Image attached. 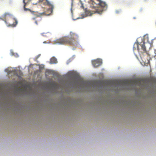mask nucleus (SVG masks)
<instances>
[{"label": "nucleus", "mask_w": 156, "mask_h": 156, "mask_svg": "<svg viewBox=\"0 0 156 156\" xmlns=\"http://www.w3.org/2000/svg\"><path fill=\"white\" fill-rule=\"evenodd\" d=\"M90 0L89 2L90 8L94 10H90L85 9L84 11L85 16H91L95 13L101 14L103 11L107 9V5L105 2L101 0Z\"/></svg>", "instance_id": "1"}, {"label": "nucleus", "mask_w": 156, "mask_h": 156, "mask_svg": "<svg viewBox=\"0 0 156 156\" xmlns=\"http://www.w3.org/2000/svg\"><path fill=\"white\" fill-rule=\"evenodd\" d=\"M70 37L68 36H65L57 39L55 41V43L59 44H68L70 45H73L76 44V40L74 38L75 36L77 35L75 33L71 32L70 33Z\"/></svg>", "instance_id": "2"}, {"label": "nucleus", "mask_w": 156, "mask_h": 156, "mask_svg": "<svg viewBox=\"0 0 156 156\" xmlns=\"http://www.w3.org/2000/svg\"><path fill=\"white\" fill-rule=\"evenodd\" d=\"M44 2L45 5H47L48 6L51 7L48 9H43V12H37L35 13V15L37 17H40L42 16H48L51 15L53 9V6L51 5L50 3L47 0H45Z\"/></svg>", "instance_id": "3"}, {"label": "nucleus", "mask_w": 156, "mask_h": 156, "mask_svg": "<svg viewBox=\"0 0 156 156\" xmlns=\"http://www.w3.org/2000/svg\"><path fill=\"white\" fill-rule=\"evenodd\" d=\"M125 83L126 84H130L137 85L139 87L141 86L142 85V81L139 80H134L129 81H126Z\"/></svg>", "instance_id": "4"}, {"label": "nucleus", "mask_w": 156, "mask_h": 156, "mask_svg": "<svg viewBox=\"0 0 156 156\" xmlns=\"http://www.w3.org/2000/svg\"><path fill=\"white\" fill-rule=\"evenodd\" d=\"M135 45H136L137 49L138 51H139L140 49V48H141L144 51H146V48L144 42H140V44H139L138 43H136L134 44V46Z\"/></svg>", "instance_id": "5"}, {"label": "nucleus", "mask_w": 156, "mask_h": 156, "mask_svg": "<svg viewBox=\"0 0 156 156\" xmlns=\"http://www.w3.org/2000/svg\"><path fill=\"white\" fill-rule=\"evenodd\" d=\"M102 63V60L100 59H97L92 61V65L94 67L97 68L99 67L101 65Z\"/></svg>", "instance_id": "6"}, {"label": "nucleus", "mask_w": 156, "mask_h": 156, "mask_svg": "<svg viewBox=\"0 0 156 156\" xmlns=\"http://www.w3.org/2000/svg\"><path fill=\"white\" fill-rule=\"evenodd\" d=\"M57 62V59L55 57H53L50 59L49 63L51 64H52L56 63Z\"/></svg>", "instance_id": "7"}, {"label": "nucleus", "mask_w": 156, "mask_h": 156, "mask_svg": "<svg viewBox=\"0 0 156 156\" xmlns=\"http://www.w3.org/2000/svg\"><path fill=\"white\" fill-rule=\"evenodd\" d=\"M4 16L5 18V19L4 20V21L5 23L7 24L8 23L6 21V19L8 18H10V19H12L11 16L10 14L8 13H5L4 15Z\"/></svg>", "instance_id": "8"}, {"label": "nucleus", "mask_w": 156, "mask_h": 156, "mask_svg": "<svg viewBox=\"0 0 156 156\" xmlns=\"http://www.w3.org/2000/svg\"><path fill=\"white\" fill-rule=\"evenodd\" d=\"M13 20H14V21H15V23L12 24H9L8 26H11L14 27H15L16 26V24L17 23V20L16 19H13Z\"/></svg>", "instance_id": "9"}, {"label": "nucleus", "mask_w": 156, "mask_h": 156, "mask_svg": "<svg viewBox=\"0 0 156 156\" xmlns=\"http://www.w3.org/2000/svg\"><path fill=\"white\" fill-rule=\"evenodd\" d=\"M23 2L24 3V5L23 6L24 9L25 10L27 11V10H30V9H27L25 8V6L26 5V4L28 3V0H23Z\"/></svg>", "instance_id": "10"}, {"label": "nucleus", "mask_w": 156, "mask_h": 156, "mask_svg": "<svg viewBox=\"0 0 156 156\" xmlns=\"http://www.w3.org/2000/svg\"><path fill=\"white\" fill-rule=\"evenodd\" d=\"M81 7L84 9H84H84V6L83 5V4L81 3Z\"/></svg>", "instance_id": "11"}, {"label": "nucleus", "mask_w": 156, "mask_h": 156, "mask_svg": "<svg viewBox=\"0 0 156 156\" xmlns=\"http://www.w3.org/2000/svg\"><path fill=\"white\" fill-rule=\"evenodd\" d=\"M116 83L117 85H119L120 84V82H116Z\"/></svg>", "instance_id": "12"}, {"label": "nucleus", "mask_w": 156, "mask_h": 156, "mask_svg": "<svg viewBox=\"0 0 156 156\" xmlns=\"http://www.w3.org/2000/svg\"><path fill=\"white\" fill-rule=\"evenodd\" d=\"M53 85H55L56 84L55 83H53L52 84Z\"/></svg>", "instance_id": "13"}, {"label": "nucleus", "mask_w": 156, "mask_h": 156, "mask_svg": "<svg viewBox=\"0 0 156 156\" xmlns=\"http://www.w3.org/2000/svg\"><path fill=\"white\" fill-rule=\"evenodd\" d=\"M35 23L37 25V21H35Z\"/></svg>", "instance_id": "14"}, {"label": "nucleus", "mask_w": 156, "mask_h": 156, "mask_svg": "<svg viewBox=\"0 0 156 156\" xmlns=\"http://www.w3.org/2000/svg\"><path fill=\"white\" fill-rule=\"evenodd\" d=\"M155 54H156V50L155 51Z\"/></svg>", "instance_id": "15"}]
</instances>
